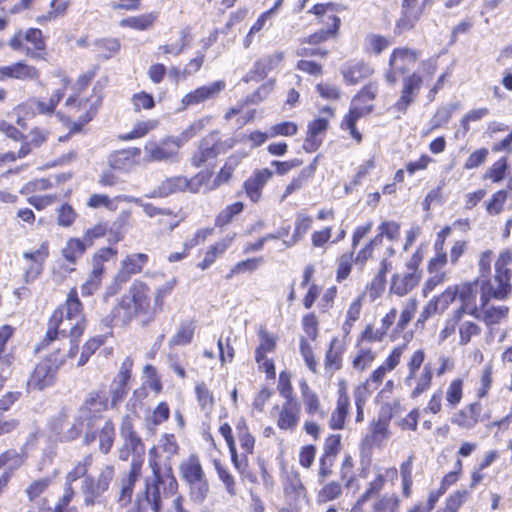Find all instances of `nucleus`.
<instances>
[{"label": "nucleus", "instance_id": "38", "mask_svg": "<svg viewBox=\"0 0 512 512\" xmlns=\"http://www.w3.org/2000/svg\"><path fill=\"white\" fill-rule=\"evenodd\" d=\"M373 69L363 62H353L343 69V77L346 82L356 84L361 80L371 76Z\"/></svg>", "mask_w": 512, "mask_h": 512}, {"label": "nucleus", "instance_id": "28", "mask_svg": "<svg viewBox=\"0 0 512 512\" xmlns=\"http://www.w3.org/2000/svg\"><path fill=\"white\" fill-rule=\"evenodd\" d=\"M338 400L335 410L332 412L329 419V426L333 430H340L344 428L345 419L348 414L350 399L346 392L345 387H341L338 391Z\"/></svg>", "mask_w": 512, "mask_h": 512}, {"label": "nucleus", "instance_id": "49", "mask_svg": "<svg viewBox=\"0 0 512 512\" xmlns=\"http://www.w3.org/2000/svg\"><path fill=\"white\" fill-rule=\"evenodd\" d=\"M93 457L92 455L84 456L80 461H78L72 470H70L66 475V485L71 486L73 482L77 481L82 477H88L86 474L88 469L92 465Z\"/></svg>", "mask_w": 512, "mask_h": 512}, {"label": "nucleus", "instance_id": "20", "mask_svg": "<svg viewBox=\"0 0 512 512\" xmlns=\"http://www.w3.org/2000/svg\"><path fill=\"white\" fill-rule=\"evenodd\" d=\"M221 144L215 135H209L203 138L194 155L191 163L195 167H201L209 160L215 159L220 153Z\"/></svg>", "mask_w": 512, "mask_h": 512}, {"label": "nucleus", "instance_id": "5", "mask_svg": "<svg viewBox=\"0 0 512 512\" xmlns=\"http://www.w3.org/2000/svg\"><path fill=\"white\" fill-rule=\"evenodd\" d=\"M65 362L64 357H58V354H50L41 360L30 377L27 380L29 390H43L54 384L59 367Z\"/></svg>", "mask_w": 512, "mask_h": 512}, {"label": "nucleus", "instance_id": "6", "mask_svg": "<svg viewBox=\"0 0 512 512\" xmlns=\"http://www.w3.org/2000/svg\"><path fill=\"white\" fill-rule=\"evenodd\" d=\"M147 162L178 163L181 160L180 150L174 136H167L160 141H148L144 145Z\"/></svg>", "mask_w": 512, "mask_h": 512}, {"label": "nucleus", "instance_id": "39", "mask_svg": "<svg viewBox=\"0 0 512 512\" xmlns=\"http://www.w3.org/2000/svg\"><path fill=\"white\" fill-rule=\"evenodd\" d=\"M86 242L79 238H70L65 243L61 250L64 259L71 265H74L77 260L84 254L87 248Z\"/></svg>", "mask_w": 512, "mask_h": 512}, {"label": "nucleus", "instance_id": "42", "mask_svg": "<svg viewBox=\"0 0 512 512\" xmlns=\"http://www.w3.org/2000/svg\"><path fill=\"white\" fill-rule=\"evenodd\" d=\"M195 394L201 411L208 416L213 411L215 404L212 391L204 382H200L195 386Z\"/></svg>", "mask_w": 512, "mask_h": 512}, {"label": "nucleus", "instance_id": "9", "mask_svg": "<svg viewBox=\"0 0 512 512\" xmlns=\"http://www.w3.org/2000/svg\"><path fill=\"white\" fill-rule=\"evenodd\" d=\"M114 474V466L106 465L101 469L97 479L90 476L82 480L81 491L85 496L84 502L87 506L93 505L95 499L108 490Z\"/></svg>", "mask_w": 512, "mask_h": 512}, {"label": "nucleus", "instance_id": "57", "mask_svg": "<svg viewBox=\"0 0 512 512\" xmlns=\"http://www.w3.org/2000/svg\"><path fill=\"white\" fill-rule=\"evenodd\" d=\"M244 209L242 202H235L225 207L216 217L215 225L218 227H224L231 223L233 218L239 215Z\"/></svg>", "mask_w": 512, "mask_h": 512}, {"label": "nucleus", "instance_id": "27", "mask_svg": "<svg viewBox=\"0 0 512 512\" xmlns=\"http://www.w3.org/2000/svg\"><path fill=\"white\" fill-rule=\"evenodd\" d=\"M300 418V407L296 400L285 401L282 405L277 426L281 430H293Z\"/></svg>", "mask_w": 512, "mask_h": 512}, {"label": "nucleus", "instance_id": "3", "mask_svg": "<svg viewBox=\"0 0 512 512\" xmlns=\"http://www.w3.org/2000/svg\"><path fill=\"white\" fill-rule=\"evenodd\" d=\"M377 93L378 86L376 83L370 82L363 87L362 90L352 99L349 113L345 115L342 120L341 127L343 129H348L352 138L358 143L362 140V135L356 129V122L359 118L373 110V100Z\"/></svg>", "mask_w": 512, "mask_h": 512}, {"label": "nucleus", "instance_id": "31", "mask_svg": "<svg viewBox=\"0 0 512 512\" xmlns=\"http://www.w3.org/2000/svg\"><path fill=\"white\" fill-rule=\"evenodd\" d=\"M375 478L368 484L364 492L369 498L382 490L386 481H395L398 478V471L395 467H374Z\"/></svg>", "mask_w": 512, "mask_h": 512}, {"label": "nucleus", "instance_id": "34", "mask_svg": "<svg viewBox=\"0 0 512 512\" xmlns=\"http://www.w3.org/2000/svg\"><path fill=\"white\" fill-rule=\"evenodd\" d=\"M423 14V7L404 8L401 5L400 17L395 22L394 32L400 35L406 31L412 30Z\"/></svg>", "mask_w": 512, "mask_h": 512}, {"label": "nucleus", "instance_id": "16", "mask_svg": "<svg viewBox=\"0 0 512 512\" xmlns=\"http://www.w3.org/2000/svg\"><path fill=\"white\" fill-rule=\"evenodd\" d=\"M420 278V273L409 265V271L392 275L389 292L403 297L418 285Z\"/></svg>", "mask_w": 512, "mask_h": 512}, {"label": "nucleus", "instance_id": "50", "mask_svg": "<svg viewBox=\"0 0 512 512\" xmlns=\"http://www.w3.org/2000/svg\"><path fill=\"white\" fill-rule=\"evenodd\" d=\"M459 344L461 346L467 345L473 336L481 333V328L478 324L471 320H465L463 317L458 325Z\"/></svg>", "mask_w": 512, "mask_h": 512}, {"label": "nucleus", "instance_id": "22", "mask_svg": "<svg viewBox=\"0 0 512 512\" xmlns=\"http://www.w3.org/2000/svg\"><path fill=\"white\" fill-rule=\"evenodd\" d=\"M299 388L305 412L310 416L325 418L327 416V411L323 408L318 394L309 387L305 380L300 382Z\"/></svg>", "mask_w": 512, "mask_h": 512}, {"label": "nucleus", "instance_id": "47", "mask_svg": "<svg viewBox=\"0 0 512 512\" xmlns=\"http://www.w3.org/2000/svg\"><path fill=\"white\" fill-rule=\"evenodd\" d=\"M458 295V286L447 287L441 294L434 296L430 301L437 307L439 314L444 313L450 304H452Z\"/></svg>", "mask_w": 512, "mask_h": 512}, {"label": "nucleus", "instance_id": "23", "mask_svg": "<svg viewBox=\"0 0 512 512\" xmlns=\"http://www.w3.org/2000/svg\"><path fill=\"white\" fill-rule=\"evenodd\" d=\"M419 53L407 47L396 48L389 58V67L404 74L418 60Z\"/></svg>", "mask_w": 512, "mask_h": 512}, {"label": "nucleus", "instance_id": "58", "mask_svg": "<svg viewBox=\"0 0 512 512\" xmlns=\"http://www.w3.org/2000/svg\"><path fill=\"white\" fill-rule=\"evenodd\" d=\"M115 429L111 421H106L99 433V448L104 454H107L114 443Z\"/></svg>", "mask_w": 512, "mask_h": 512}, {"label": "nucleus", "instance_id": "52", "mask_svg": "<svg viewBox=\"0 0 512 512\" xmlns=\"http://www.w3.org/2000/svg\"><path fill=\"white\" fill-rule=\"evenodd\" d=\"M195 327L191 322L181 323L177 332L170 339V346H184L192 341Z\"/></svg>", "mask_w": 512, "mask_h": 512}, {"label": "nucleus", "instance_id": "7", "mask_svg": "<svg viewBox=\"0 0 512 512\" xmlns=\"http://www.w3.org/2000/svg\"><path fill=\"white\" fill-rule=\"evenodd\" d=\"M205 179V174L199 173L188 180L184 176H174L165 179L162 183L147 195L149 198L167 197L173 193L188 190L192 193L198 192Z\"/></svg>", "mask_w": 512, "mask_h": 512}, {"label": "nucleus", "instance_id": "51", "mask_svg": "<svg viewBox=\"0 0 512 512\" xmlns=\"http://www.w3.org/2000/svg\"><path fill=\"white\" fill-rule=\"evenodd\" d=\"M68 7L69 1L67 0H52L50 2V10L46 14L38 16L36 20L39 24L55 20L64 16Z\"/></svg>", "mask_w": 512, "mask_h": 512}, {"label": "nucleus", "instance_id": "13", "mask_svg": "<svg viewBox=\"0 0 512 512\" xmlns=\"http://www.w3.org/2000/svg\"><path fill=\"white\" fill-rule=\"evenodd\" d=\"M284 60L282 51H275L257 60L253 68L243 78L245 82H259L264 79L269 72L276 69Z\"/></svg>", "mask_w": 512, "mask_h": 512}, {"label": "nucleus", "instance_id": "56", "mask_svg": "<svg viewBox=\"0 0 512 512\" xmlns=\"http://www.w3.org/2000/svg\"><path fill=\"white\" fill-rule=\"evenodd\" d=\"M376 358V353L371 348H359L356 356L352 361L355 370L362 372L369 368Z\"/></svg>", "mask_w": 512, "mask_h": 512}, {"label": "nucleus", "instance_id": "21", "mask_svg": "<svg viewBox=\"0 0 512 512\" xmlns=\"http://www.w3.org/2000/svg\"><path fill=\"white\" fill-rule=\"evenodd\" d=\"M328 128V120L318 118L308 124L307 136L303 143L306 152L316 151L323 141V136Z\"/></svg>", "mask_w": 512, "mask_h": 512}, {"label": "nucleus", "instance_id": "1", "mask_svg": "<svg viewBox=\"0 0 512 512\" xmlns=\"http://www.w3.org/2000/svg\"><path fill=\"white\" fill-rule=\"evenodd\" d=\"M158 449L165 452L168 457L178 453L179 446L173 434H164L159 440L158 446H153L148 452V464L152 475L145 479L143 500L151 507L153 512H161L162 496L175 495L178 490V482L170 465L162 466L159 461Z\"/></svg>", "mask_w": 512, "mask_h": 512}, {"label": "nucleus", "instance_id": "36", "mask_svg": "<svg viewBox=\"0 0 512 512\" xmlns=\"http://www.w3.org/2000/svg\"><path fill=\"white\" fill-rule=\"evenodd\" d=\"M317 168V158L311 164L301 170L297 177L293 178L286 186L280 201L283 202L288 196L302 189L309 180L314 176Z\"/></svg>", "mask_w": 512, "mask_h": 512}, {"label": "nucleus", "instance_id": "40", "mask_svg": "<svg viewBox=\"0 0 512 512\" xmlns=\"http://www.w3.org/2000/svg\"><path fill=\"white\" fill-rule=\"evenodd\" d=\"M24 40L33 46V48L25 46L26 54L32 58H39V51H42L45 48L41 30L36 28L28 29L24 33Z\"/></svg>", "mask_w": 512, "mask_h": 512}, {"label": "nucleus", "instance_id": "43", "mask_svg": "<svg viewBox=\"0 0 512 512\" xmlns=\"http://www.w3.org/2000/svg\"><path fill=\"white\" fill-rule=\"evenodd\" d=\"M190 500L196 504H202L209 493V482L206 476L187 483Z\"/></svg>", "mask_w": 512, "mask_h": 512}, {"label": "nucleus", "instance_id": "4", "mask_svg": "<svg viewBox=\"0 0 512 512\" xmlns=\"http://www.w3.org/2000/svg\"><path fill=\"white\" fill-rule=\"evenodd\" d=\"M120 437L122 439V445L118 449V458L121 461H127L129 457L132 456V461L139 460L140 466H142L145 445L134 430L133 420L129 415L124 416L122 419Z\"/></svg>", "mask_w": 512, "mask_h": 512}, {"label": "nucleus", "instance_id": "55", "mask_svg": "<svg viewBox=\"0 0 512 512\" xmlns=\"http://www.w3.org/2000/svg\"><path fill=\"white\" fill-rule=\"evenodd\" d=\"M156 16L152 13L139 16H132L120 21V26L130 27L136 30H146L152 26Z\"/></svg>", "mask_w": 512, "mask_h": 512}, {"label": "nucleus", "instance_id": "62", "mask_svg": "<svg viewBox=\"0 0 512 512\" xmlns=\"http://www.w3.org/2000/svg\"><path fill=\"white\" fill-rule=\"evenodd\" d=\"M418 306V301L416 298H409L400 313L399 320L397 322L398 330L402 331L406 328L409 322L413 319Z\"/></svg>", "mask_w": 512, "mask_h": 512}, {"label": "nucleus", "instance_id": "41", "mask_svg": "<svg viewBox=\"0 0 512 512\" xmlns=\"http://www.w3.org/2000/svg\"><path fill=\"white\" fill-rule=\"evenodd\" d=\"M231 243L232 238H226L210 246L205 253L204 259L198 264V267L202 270L210 267L218 257L224 254Z\"/></svg>", "mask_w": 512, "mask_h": 512}, {"label": "nucleus", "instance_id": "10", "mask_svg": "<svg viewBox=\"0 0 512 512\" xmlns=\"http://www.w3.org/2000/svg\"><path fill=\"white\" fill-rule=\"evenodd\" d=\"M510 312L506 304H494L492 300H480L479 306H473L470 315L484 322L487 327L499 325L508 319Z\"/></svg>", "mask_w": 512, "mask_h": 512}, {"label": "nucleus", "instance_id": "35", "mask_svg": "<svg viewBox=\"0 0 512 512\" xmlns=\"http://www.w3.org/2000/svg\"><path fill=\"white\" fill-rule=\"evenodd\" d=\"M480 285V280H475L474 282H468L462 284L460 287L458 286V295L461 301V306L457 308L455 311H460V314H469L470 310L473 306H477L476 294H477V285Z\"/></svg>", "mask_w": 512, "mask_h": 512}, {"label": "nucleus", "instance_id": "32", "mask_svg": "<svg viewBox=\"0 0 512 512\" xmlns=\"http://www.w3.org/2000/svg\"><path fill=\"white\" fill-rule=\"evenodd\" d=\"M285 496L294 504L306 500V489L298 473L291 472L286 475L283 483Z\"/></svg>", "mask_w": 512, "mask_h": 512}, {"label": "nucleus", "instance_id": "24", "mask_svg": "<svg viewBox=\"0 0 512 512\" xmlns=\"http://www.w3.org/2000/svg\"><path fill=\"white\" fill-rule=\"evenodd\" d=\"M147 262V254L135 253L128 255L121 263V268L116 276L117 281H128L132 275L140 273Z\"/></svg>", "mask_w": 512, "mask_h": 512}, {"label": "nucleus", "instance_id": "30", "mask_svg": "<svg viewBox=\"0 0 512 512\" xmlns=\"http://www.w3.org/2000/svg\"><path fill=\"white\" fill-rule=\"evenodd\" d=\"M111 314L112 321L115 325H127L136 315L140 314V312L125 294L122 296L118 305L113 308Z\"/></svg>", "mask_w": 512, "mask_h": 512}, {"label": "nucleus", "instance_id": "54", "mask_svg": "<svg viewBox=\"0 0 512 512\" xmlns=\"http://www.w3.org/2000/svg\"><path fill=\"white\" fill-rule=\"evenodd\" d=\"M33 104H35V98H30L14 108L13 111L17 115L16 123L20 127L25 128V120L38 114L37 108Z\"/></svg>", "mask_w": 512, "mask_h": 512}, {"label": "nucleus", "instance_id": "8", "mask_svg": "<svg viewBox=\"0 0 512 512\" xmlns=\"http://www.w3.org/2000/svg\"><path fill=\"white\" fill-rule=\"evenodd\" d=\"M511 295L510 275L495 272L492 279L480 280V300L506 301Z\"/></svg>", "mask_w": 512, "mask_h": 512}, {"label": "nucleus", "instance_id": "59", "mask_svg": "<svg viewBox=\"0 0 512 512\" xmlns=\"http://www.w3.org/2000/svg\"><path fill=\"white\" fill-rule=\"evenodd\" d=\"M159 122L154 119L137 122L133 129L122 136L123 140H132L144 137L149 131L155 129Z\"/></svg>", "mask_w": 512, "mask_h": 512}, {"label": "nucleus", "instance_id": "44", "mask_svg": "<svg viewBox=\"0 0 512 512\" xmlns=\"http://www.w3.org/2000/svg\"><path fill=\"white\" fill-rule=\"evenodd\" d=\"M238 441L241 449L243 450V456L252 454L255 445L254 437L249 433L246 421L241 418L236 424Z\"/></svg>", "mask_w": 512, "mask_h": 512}, {"label": "nucleus", "instance_id": "33", "mask_svg": "<svg viewBox=\"0 0 512 512\" xmlns=\"http://www.w3.org/2000/svg\"><path fill=\"white\" fill-rule=\"evenodd\" d=\"M107 409V399L100 392L90 393L80 408V417L90 420Z\"/></svg>", "mask_w": 512, "mask_h": 512}, {"label": "nucleus", "instance_id": "53", "mask_svg": "<svg viewBox=\"0 0 512 512\" xmlns=\"http://www.w3.org/2000/svg\"><path fill=\"white\" fill-rule=\"evenodd\" d=\"M87 206L93 209L105 208L110 212H115L118 209L117 199L115 197H109L106 194H92L88 201Z\"/></svg>", "mask_w": 512, "mask_h": 512}, {"label": "nucleus", "instance_id": "37", "mask_svg": "<svg viewBox=\"0 0 512 512\" xmlns=\"http://www.w3.org/2000/svg\"><path fill=\"white\" fill-rule=\"evenodd\" d=\"M180 474L186 483L198 480L205 475L200 460L196 455H190L179 466Z\"/></svg>", "mask_w": 512, "mask_h": 512}, {"label": "nucleus", "instance_id": "61", "mask_svg": "<svg viewBox=\"0 0 512 512\" xmlns=\"http://www.w3.org/2000/svg\"><path fill=\"white\" fill-rule=\"evenodd\" d=\"M463 380L456 378L451 381L446 391V401L451 408H455L462 400Z\"/></svg>", "mask_w": 512, "mask_h": 512}, {"label": "nucleus", "instance_id": "14", "mask_svg": "<svg viewBox=\"0 0 512 512\" xmlns=\"http://www.w3.org/2000/svg\"><path fill=\"white\" fill-rule=\"evenodd\" d=\"M141 470L142 466H140L139 460L131 461L129 471L120 477L118 482V503L120 505L125 506L130 503L135 484L141 476Z\"/></svg>", "mask_w": 512, "mask_h": 512}, {"label": "nucleus", "instance_id": "48", "mask_svg": "<svg viewBox=\"0 0 512 512\" xmlns=\"http://www.w3.org/2000/svg\"><path fill=\"white\" fill-rule=\"evenodd\" d=\"M344 347L340 340L334 337L330 342V347L326 353L325 365L326 367L338 370L341 367V359Z\"/></svg>", "mask_w": 512, "mask_h": 512}, {"label": "nucleus", "instance_id": "46", "mask_svg": "<svg viewBox=\"0 0 512 512\" xmlns=\"http://www.w3.org/2000/svg\"><path fill=\"white\" fill-rule=\"evenodd\" d=\"M210 118L205 117L202 119H198L191 123L187 128H185L180 135L174 136V141L177 142L179 150L181 147L187 143L190 139L195 137L200 131L204 129V127L209 123Z\"/></svg>", "mask_w": 512, "mask_h": 512}, {"label": "nucleus", "instance_id": "19", "mask_svg": "<svg viewBox=\"0 0 512 512\" xmlns=\"http://www.w3.org/2000/svg\"><path fill=\"white\" fill-rule=\"evenodd\" d=\"M141 155L140 148H128L115 151L108 157V164L112 169L129 172L137 164Z\"/></svg>", "mask_w": 512, "mask_h": 512}, {"label": "nucleus", "instance_id": "45", "mask_svg": "<svg viewBox=\"0 0 512 512\" xmlns=\"http://www.w3.org/2000/svg\"><path fill=\"white\" fill-rule=\"evenodd\" d=\"M242 158L243 156L237 154L231 155L226 160L224 166L220 169L219 173L216 175L213 186L218 187L222 184L227 183L231 179L235 168L239 165Z\"/></svg>", "mask_w": 512, "mask_h": 512}, {"label": "nucleus", "instance_id": "63", "mask_svg": "<svg viewBox=\"0 0 512 512\" xmlns=\"http://www.w3.org/2000/svg\"><path fill=\"white\" fill-rule=\"evenodd\" d=\"M52 481L53 478L47 476L31 482L25 490L29 500L34 501L40 497L48 489Z\"/></svg>", "mask_w": 512, "mask_h": 512}, {"label": "nucleus", "instance_id": "26", "mask_svg": "<svg viewBox=\"0 0 512 512\" xmlns=\"http://www.w3.org/2000/svg\"><path fill=\"white\" fill-rule=\"evenodd\" d=\"M482 406L479 402L471 403L459 410L451 418V422L464 429H472L479 421Z\"/></svg>", "mask_w": 512, "mask_h": 512}, {"label": "nucleus", "instance_id": "29", "mask_svg": "<svg viewBox=\"0 0 512 512\" xmlns=\"http://www.w3.org/2000/svg\"><path fill=\"white\" fill-rule=\"evenodd\" d=\"M111 314L112 321L115 325H127L136 315L140 314V312L125 294L122 296L118 305L113 308Z\"/></svg>", "mask_w": 512, "mask_h": 512}, {"label": "nucleus", "instance_id": "60", "mask_svg": "<svg viewBox=\"0 0 512 512\" xmlns=\"http://www.w3.org/2000/svg\"><path fill=\"white\" fill-rule=\"evenodd\" d=\"M462 317H464V315L460 314V311H454L452 315L446 319L444 326L438 335L440 343L446 341L449 337L455 334Z\"/></svg>", "mask_w": 512, "mask_h": 512}, {"label": "nucleus", "instance_id": "11", "mask_svg": "<svg viewBox=\"0 0 512 512\" xmlns=\"http://www.w3.org/2000/svg\"><path fill=\"white\" fill-rule=\"evenodd\" d=\"M226 82L217 80L209 84L197 87L193 91L185 94L181 99L182 109L202 104L206 101L213 100L224 91Z\"/></svg>", "mask_w": 512, "mask_h": 512}, {"label": "nucleus", "instance_id": "64", "mask_svg": "<svg viewBox=\"0 0 512 512\" xmlns=\"http://www.w3.org/2000/svg\"><path fill=\"white\" fill-rule=\"evenodd\" d=\"M376 235L382 242L384 237L389 241H397L400 237V225L395 221H383L378 226Z\"/></svg>", "mask_w": 512, "mask_h": 512}, {"label": "nucleus", "instance_id": "15", "mask_svg": "<svg viewBox=\"0 0 512 512\" xmlns=\"http://www.w3.org/2000/svg\"><path fill=\"white\" fill-rule=\"evenodd\" d=\"M149 292V287L144 282L135 281L126 295L133 302L140 314L152 317L160 310H155V304L153 306L150 305Z\"/></svg>", "mask_w": 512, "mask_h": 512}, {"label": "nucleus", "instance_id": "17", "mask_svg": "<svg viewBox=\"0 0 512 512\" xmlns=\"http://www.w3.org/2000/svg\"><path fill=\"white\" fill-rule=\"evenodd\" d=\"M432 379L433 372L429 363L425 364L421 371L408 373L404 383L407 387L411 388L410 397L416 399L426 392L431 387Z\"/></svg>", "mask_w": 512, "mask_h": 512}, {"label": "nucleus", "instance_id": "18", "mask_svg": "<svg viewBox=\"0 0 512 512\" xmlns=\"http://www.w3.org/2000/svg\"><path fill=\"white\" fill-rule=\"evenodd\" d=\"M422 82V77L417 73H412L405 77L403 79L401 96L394 104L393 108L400 113H405L408 106L414 101L417 93L419 92Z\"/></svg>", "mask_w": 512, "mask_h": 512}, {"label": "nucleus", "instance_id": "12", "mask_svg": "<svg viewBox=\"0 0 512 512\" xmlns=\"http://www.w3.org/2000/svg\"><path fill=\"white\" fill-rule=\"evenodd\" d=\"M48 257V241H43L36 250L26 251L23 253V259L27 262L24 273V280L26 283L34 281L41 275L45 261Z\"/></svg>", "mask_w": 512, "mask_h": 512}, {"label": "nucleus", "instance_id": "2", "mask_svg": "<svg viewBox=\"0 0 512 512\" xmlns=\"http://www.w3.org/2000/svg\"><path fill=\"white\" fill-rule=\"evenodd\" d=\"M84 329L85 318L82 313V304L77 296V291L72 289L66 302L53 312L41 345L48 346L59 337L66 338L68 333L81 336Z\"/></svg>", "mask_w": 512, "mask_h": 512}, {"label": "nucleus", "instance_id": "25", "mask_svg": "<svg viewBox=\"0 0 512 512\" xmlns=\"http://www.w3.org/2000/svg\"><path fill=\"white\" fill-rule=\"evenodd\" d=\"M273 173L268 168L257 170L244 182V189L252 202H257L261 197V191L271 179Z\"/></svg>", "mask_w": 512, "mask_h": 512}]
</instances>
